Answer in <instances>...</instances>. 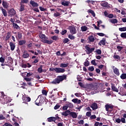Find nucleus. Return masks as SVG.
Masks as SVG:
<instances>
[{
	"label": "nucleus",
	"instance_id": "obj_1",
	"mask_svg": "<svg viewBox=\"0 0 126 126\" xmlns=\"http://www.w3.org/2000/svg\"><path fill=\"white\" fill-rule=\"evenodd\" d=\"M63 80H66V75H59L52 82L53 84H60Z\"/></svg>",
	"mask_w": 126,
	"mask_h": 126
},
{
	"label": "nucleus",
	"instance_id": "obj_2",
	"mask_svg": "<svg viewBox=\"0 0 126 126\" xmlns=\"http://www.w3.org/2000/svg\"><path fill=\"white\" fill-rule=\"evenodd\" d=\"M39 37L41 39H42L41 42L42 43H44V44H48V45H51V44H53V42H54L53 40H49L48 39V37L46 36V35L44 34H41L39 35Z\"/></svg>",
	"mask_w": 126,
	"mask_h": 126
},
{
	"label": "nucleus",
	"instance_id": "obj_3",
	"mask_svg": "<svg viewBox=\"0 0 126 126\" xmlns=\"http://www.w3.org/2000/svg\"><path fill=\"white\" fill-rule=\"evenodd\" d=\"M49 70L50 71H55L56 73H63V72H65V69L61 67H51L49 68Z\"/></svg>",
	"mask_w": 126,
	"mask_h": 126
},
{
	"label": "nucleus",
	"instance_id": "obj_4",
	"mask_svg": "<svg viewBox=\"0 0 126 126\" xmlns=\"http://www.w3.org/2000/svg\"><path fill=\"white\" fill-rule=\"evenodd\" d=\"M43 103H44V96H43V94H40L35 101V104L37 105V106H40Z\"/></svg>",
	"mask_w": 126,
	"mask_h": 126
},
{
	"label": "nucleus",
	"instance_id": "obj_5",
	"mask_svg": "<svg viewBox=\"0 0 126 126\" xmlns=\"http://www.w3.org/2000/svg\"><path fill=\"white\" fill-rule=\"evenodd\" d=\"M85 48L86 50V52H87V54L88 55L91 54L93 52H94V51H95L94 47L90 48V47H89V45H86Z\"/></svg>",
	"mask_w": 126,
	"mask_h": 126
},
{
	"label": "nucleus",
	"instance_id": "obj_6",
	"mask_svg": "<svg viewBox=\"0 0 126 126\" xmlns=\"http://www.w3.org/2000/svg\"><path fill=\"white\" fill-rule=\"evenodd\" d=\"M8 13L10 16H13L16 14V11L14 9L12 8L8 11Z\"/></svg>",
	"mask_w": 126,
	"mask_h": 126
},
{
	"label": "nucleus",
	"instance_id": "obj_7",
	"mask_svg": "<svg viewBox=\"0 0 126 126\" xmlns=\"http://www.w3.org/2000/svg\"><path fill=\"white\" fill-rule=\"evenodd\" d=\"M100 5L101 6H103V7H105V8H110V4L108 3L106 1H102Z\"/></svg>",
	"mask_w": 126,
	"mask_h": 126
},
{
	"label": "nucleus",
	"instance_id": "obj_8",
	"mask_svg": "<svg viewBox=\"0 0 126 126\" xmlns=\"http://www.w3.org/2000/svg\"><path fill=\"white\" fill-rule=\"evenodd\" d=\"M29 57H30V54H29L28 53V52L27 51V50H25L23 52L22 57L24 59H28V58H29Z\"/></svg>",
	"mask_w": 126,
	"mask_h": 126
},
{
	"label": "nucleus",
	"instance_id": "obj_9",
	"mask_svg": "<svg viewBox=\"0 0 126 126\" xmlns=\"http://www.w3.org/2000/svg\"><path fill=\"white\" fill-rule=\"evenodd\" d=\"M69 29L70 30V33H71V34H76V29L75 28V27L70 26L69 27Z\"/></svg>",
	"mask_w": 126,
	"mask_h": 126
},
{
	"label": "nucleus",
	"instance_id": "obj_10",
	"mask_svg": "<svg viewBox=\"0 0 126 126\" xmlns=\"http://www.w3.org/2000/svg\"><path fill=\"white\" fill-rule=\"evenodd\" d=\"M30 3L31 4L32 6H33V7H38V6H39V4L35 2L34 0H31L30 1Z\"/></svg>",
	"mask_w": 126,
	"mask_h": 126
},
{
	"label": "nucleus",
	"instance_id": "obj_11",
	"mask_svg": "<svg viewBox=\"0 0 126 126\" xmlns=\"http://www.w3.org/2000/svg\"><path fill=\"white\" fill-rule=\"evenodd\" d=\"M105 46L106 45V38H103L98 43V46Z\"/></svg>",
	"mask_w": 126,
	"mask_h": 126
},
{
	"label": "nucleus",
	"instance_id": "obj_12",
	"mask_svg": "<svg viewBox=\"0 0 126 126\" xmlns=\"http://www.w3.org/2000/svg\"><path fill=\"white\" fill-rule=\"evenodd\" d=\"M105 110L106 111H109V110H113L114 109V106L109 105V104H106L105 105Z\"/></svg>",
	"mask_w": 126,
	"mask_h": 126
},
{
	"label": "nucleus",
	"instance_id": "obj_13",
	"mask_svg": "<svg viewBox=\"0 0 126 126\" xmlns=\"http://www.w3.org/2000/svg\"><path fill=\"white\" fill-rule=\"evenodd\" d=\"M0 10H1L3 15L5 17H6L7 16V12L6 11V10L4 9L2 7H1L0 8Z\"/></svg>",
	"mask_w": 126,
	"mask_h": 126
},
{
	"label": "nucleus",
	"instance_id": "obj_14",
	"mask_svg": "<svg viewBox=\"0 0 126 126\" xmlns=\"http://www.w3.org/2000/svg\"><path fill=\"white\" fill-rule=\"evenodd\" d=\"M88 40H89V43H93L95 41V38L93 35H91L88 37Z\"/></svg>",
	"mask_w": 126,
	"mask_h": 126
},
{
	"label": "nucleus",
	"instance_id": "obj_15",
	"mask_svg": "<svg viewBox=\"0 0 126 126\" xmlns=\"http://www.w3.org/2000/svg\"><path fill=\"white\" fill-rule=\"evenodd\" d=\"M109 116H114L115 115V110H114V108L112 109H110L107 111Z\"/></svg>",
	"mask_w": 126,
	"mask_h": 126
},
{
	"label": "nucleus",
	"instance_id": "obj_16",
	"mask_svg": "<svg viewBox=\"0 0 126 126\" xmlns=\"http://www.w3.org/2000/svg\"><path fill=\"white\" fill-rule=\"evenodd\" d=\"M70 117H72L73 119H76V118H77V114H76V113L74 112L70 111Z\"/></svg>",
	"mask_w": 126,
	"mask_h": 126
},
{
	"label": "nucleus",
	"instance_id": "obj_17",
	"mask_svg": "<svg viewBox=\"0 0 126 126\" xmlns=\"http://www.w3.org/2000/svg\"><path fill=\"white\" fill-rule=\"evenodd\" d=\"M9 46L10 47L11 51H14V49H15V43L10 42L9 43Z\"/></svg>",
	"mask_w": 126,
	"mask_h": 126
},
{
	"label": "nucleus",
	"instance_id": "obj_18",
	"mask_svg": "<svg viewBox=\"0 0 126 126\" xmlns=\"http://www.w3.org/2000/svg\"><path fill=\"white\" fill-rule=\"evenodd\" d=\"M91 108H92L93 110H97V109H98V105H97V103L94 102L91 105Z\"/></svg>",
	"mask_w": 126,
	"mask_h": 126
},
{
	"label": "nucleus",
	"instance_id": "obj_19",
	"mask_svg": "<svg viewBox=\"0 0 126 126\" xmlns=\"http://www.w3.org/2000/svg\"><path fill=\"white\" fill-rule=\"evenodd\" d=\"M70 111L69 110H66L65 112L62 113V115L65 117H67L68 115H70Z\"/></svg>",
	"mask_w": 126,
	"mask_h": 126
},
{
	"label": "nucleus",
	"instance_id": "obj_20",
	"mask_svg": "<svg viewBox=\"0 0 126 126\" xmlns=\"http://www.w3.org/2000/svg\"><path fill=\"white\" fill-rule=\"evenodd\" d=\"M11 37V32H7V35L5 37V40L6 41H7L8 40H9L10 39V37Z\"/></svg>",
	"mask_w": 126,
	"mask_h": 126
},
{
	"label": "nucleus",
	"instance_id": "obj_21",
	"mask_svg": "<svg viewBox=\"0 0 126 126\" xmlns=\"http://www.w3.org/2000/svg\"><path fill=\"white\" fill-rule=\"evenodd\" d=\"M12 25L14 29H16V30H20V27H19L17 24L13 23Z\"/></svg>",
	"mask_w": 126,
	"mask_h": 126
},
{
	"label": "nucleus",
	"instance_id": "obj_22",
	"mask_svg": "<svg viewBox=\"0 0 126 126\" xmlns=\"http://www.w3.org/2000/svg\"><path fill=\"white\" fill-rule=\"evenodd\" d=\"M113 72L115 73V74L117 75V76H119V75H120V71L119 70V69H118V68L117 67H115L113 69Z\"/></svg>",
	"mask_w": 126,
	"mask_h": 126
},
{
	"label": "nucleus",
	"instance_id": "obj_23",
	"mask_svg": "<svg viewBox=\"0 0 126 126\" xmlns=\"http://www.w3.org/2000/svg\"><path fill=\"white\" fill-rule=\"evenodd\" d=\"M68 64H69L68 63H62L60 64V67H61V68H64L65 67H67V66H68Z\"/></svg>",
	"mask_w": 126,
	"mask_h": 126
},
{
	"label": "nucleus",
	"instance_id": "obj_24",
	"mask_svg": "<svg viewBox=\"0 0 126 126\" xmlns=\"http://www.w3.org/2000/svg\"><path fill=\"white\" fill-rule=\"evenodd\" d=\"M62 5H63V6H68L69 4V2L67 1H63L61 2Z\"/></svg>",
	"mask_w": 126,
	"mask_h": 126
},
{
	"label": "nucleus",
	"instance_id": "obj_25",
	"mask_svg": "<svg viewBox=\"0 0 126 126\" xmlns=\"http://www.w3.org/2000/svg\"><path fill=\"white\" fill-rule=\"evenodd\" d=\"M2 4L3 7H4V8H8V3H7V2L2 1Z\"/></svg>",
	"mask_w": 126,
	"mask_h": 126
},
{
	"label": "nucleus",
	"instance_id": "obj_26",
	"mask_svg": "<svg viewBox=\"0 0 126 126\" xmlns=\"http://www.w3.org/2000/svg\"><path fill=\"white\" fill-rule=\"evenodd\" d=\"M25 44H26V40H25L19 41L18 45L19 46H23V45H24Z\"/></svg>",
	"mask_w": 126,
	"mask_h": 126
},
{
	"label": "nucleus",
	"instance_id": "obj_27",
	"mask_svg": "<svg viewBox=\"0 0 126 126\" xmlns=\"http://www.w3.org/2000/svg\"><path fill=\"white\" fill-rule=\"evenodd\" d=\"M81 30L82 32H86V31H87V30H88V28L85 26H82L81 27Z\"/></svg>",
	"mask_w": 126,
	"mask_h": 126
},
{
	"label": "nucleus",
	"instance_id": "obj_28",
	"mask_svg": "<svg viewBox=\"0 0 126 126\" xmlns=\"http://www.w3.org/2000/svg\"><path fill=\"white\" fill-rule=\"evenodd\" d=\"M20 9H19V11L21 12V11H24V7H25V5H24V4H20Z\"/></svg>",
	"mask_w": 126,
	"mask_h": 126
},
{
	"label": "nucleus",
	"instance_id": "obj_29",
	"mask_svg": "<svg viewBox=\"0 0 126 126\" xmlns=\"http://www.w3.org/2000/svg\"><path fill=\"white\" fill-rule=\"evenodd\" d=\"M111 89L113 91H114L115 92H119V90H118V88L115 87L114 85L113 84H112L111 86Z\"/></svg>",
	"mask_w": 126,
	"mask_h": 126
},
{
	"label": "nucleus",
	"instance_id": "obj_30",
	"mask_svg": "<svg viewBox=\"0 0 126 126\" xmlns=\"http://www.w3.org/2000/svg\"><path fill=\"white\" fill-rule=\"evenodd\" d=\"M110 22L113 24H116V23H118V20L117 19H110Z\"/></svg>",
	"mask_w": 126,
	"mask_h": 126
},
{
	"label": "nucleus",
	"instance_id": "obj_31",
	"mask_svg": "<svg viewBox=\"0 0 126 126\" xmlns=\"http://www.w3.org/2000/svg\"><path fill=\"white\" fill-rule=\"evenodd\" d=\"M113 58L115 60H121V57L119 55H117V53H115L113 56Z\"/></svg>",
	"mask_w": 126,
	"mask_h": 126
},
{
	"label": "nucleus",
	"instance_id": "obj_32",
	"mask_svg": "<svg viewBox=\"0 0 126 126\" xmlns=\"http://www.w3.org/2000/svg\"><path fill=\"white\" fill-rule=\"evenodd\" d=\"M47 121L49 123H51L52 122H55V117H49V118H47Z\"/></svg>",
	"mask_w": 126,
	"mask_h": 126
},
{
	"label": "nucleus",
	"instance_id": "obj_33",
	"mask_svg": "<svg viewBox=\"0 0 126 126\" xmlns=\"http://www.w3.org/2000/svg\"><path fill=\"white\" fill-rule=\"evenodd\" d=\"M43 65H41L39 68L37 69V71L39 73H42L43 72Z\"/></svg>",
	"mask_w": 126,
	"mask_h": 126
},
{
	"label": "nucleus",
	"instance_id": "obj_34",
	"mask_svg": "<svg viewBox=\"0 0 126 126\" xmlns=\"http://www.w3.org/2000/svg\"><path fill=\"white\" fill-rule=\"evenodd\" d=\"M88 11L89 13H91L94 17H95V16H96V14H95V12H94V11L91 9H89Z\"/></svg>",
	"mask_w": 126,
	"mask_h": 126
},
{
	"label": "nucleus",
	"instance_id": "obj_35",
	"mask_svg": "<svg viewBox=\"0 0 126 126\" xmlns=\"http://www.w3.org/2000/svg\"><path fill=\"white\" fill-rule=\"evenodd\" d=\"M8 62L9 63H11L12 64L13 63V59H12V58L11 57H8Z\"/></svg>",
	"mask_w": 126,
	"mask_h": 126
},
{
	"label": "nucleus",
	"instance_id": "obj_36",
	"mask_svg": "<svg viewBox=\"0 0 126 126\" xmlns=\"http://www.w3.org/2000/svg\"><path fill=\"white\" fill-rule=\"evenodd\" d=\"M121 38H123V39H126V32H122L120 35Z\"/></svg>",
	"mask_w": 126,
	"mask_h": 126
},
{
	"label": "nucleus",
	"instance_id": "obj_37",
	"mask_svg": "<svg viewBox=\"0 0 126 126\" xmlns=\"http://www.w3.org/2000/svg\"><path fill=\"white\" fill-rule=\"evenodd\" d=\"M29 2V0H21V4H24L23 3H28Z\"/></svg>",
	"mask_w": 126,
	"mask_h": 126
},
{
	"label": "nucleus",
	"instance_id": "obj_38",
	"mask_svg": "<svg viewBox=\"0 0 126 126\" xmlns=\"http://www.w3.org/2000/svg\"><path fill=\"white\" fill-rule=\"evenodd\" d=\"M121 79H126V73H122L120 76Z\"/></svg>",
	"mask_w": 126,
	"mask_h": 126
},
{
	"label": "nucleus",
	"instance_id": "obj_39",
	"mask_svg": "<svg viewBox=\"0 0 126 126\" xmlns=\"http://www.w3.org/2000/svg\"><path fill=\"white\" fill-rule=\"evenodd\" d=\"M68 37L69 39H70V40H74V39H75V37L72 34H69Z\"/></svg>",
	"mask_w": 126,
	"mask_h": 126
},
{
	"label": "nucleus",
	"instance_id": "obj_40",
	"mask_svg": "<svg viewBox=\"0 0 126 126\" xmlns=\"http://www.w3.org/2000/svg\"><path fill=\"white\" fill-rule=\"evenodd\" d=\"M51 39L53 40L54 41H58V39H59V37L56 35H54L51 37Z\"/></svg>",
	"mask_w": 126,
	"mask_h": 126
},
{
	"label": "nucleus",
	"instance_id": "obj_41",
	"mask_svg": "<svg viewBox=\"0 0 126 126\" xmlns=\"http://www.w3.org/2000/svg\"><path fill=\"white\" fill-rule=\"evenodd\" d=\"M119 31H121V32H124L126 31V27L119 28Z\"/></svg>",
	"mask_w": 126,
	"mask_h": 126
},
{
	"label": "nucleus",
	"instance_id": "obj_42",
	"mask_svg": "<svg viewBox=\"0 0 126 126\" xmlns=\"http://www.w3.org/2000/svg\"><path fill=\"white\" fill-rule=\"evenodd\" d=\"M42 95H45V96H47V95H48V92H47V91L45 90H42Z\"/></svg>",
	"mask_w": 126,
	"mask_h": 126
},
{
	"label": "nucleus",
	"instance_id": "obj_43",
	"mask_svg": "<svg viewBox=\"0 0 126 126\" xmlns=\"http://www.w3.org/2000/svg\"><path fill=\"white\" fill-rule=\"evenodd\" d=\"M27 73V77H30V76H32L33 75V73L30 72L29 73L25 72Z\"/></svg>",
	"mask_w": 126,
	"mask_h": 126
},
{
	"label": "nucleus",
	"instance_id": "obj_44",
	"mask_svg": "<svg viewBox=\"0 0 126 126\" xmlns=\"http://www.w3.org/2000/svg\"><path fill=\"white\" fill-rule=\"evenodd\" d=\"M90 64V63L88 60H87L86 62L84 63V65L85 66H89V65Z\"/></svg>",
	"mask_w": 126,
	"mask_h": 126
},
{
	"label": "nucleus",
	"instance_id": "obj_45",
	"mask_svg": "<svg viewBox=\"0 0 126 126\" xmlns=\"http://www.w3.org/2000/svg\"><path fill=\"white\" fill-rule=\"evenodd\" d=\"M117 49H118V52H121V51L124 49V47L118 46H117Z\"/></svg>",
	"mask_w": 126,
	"mask_h": 126
},
{
	"label": "nucleus",
	"instance_id": "obj_46",
	"mask_svg": "<svg viewBox=\"0 0 126 126\" xmlns=\"http://www.w3.org/2000/svg\"><path fill=\"white\" fill-rule=\"evenodd\" d=\"M61 15V14L60 12H56L54 14V16L55 17H58V16H60Z\"/></svg>",
	"mask_w": 126,
	"mask_h": 126
},
{
	"label": "nucleus",
	"instance_id": "obj_47",
	"mask_svg": "<svg viewBox=\"0 0 126 126\" xmlns=\"http://www.w3.org/2000/svg\"><path fill=\"white\" fill-rule=\"evenodd\" d=\"M25 101L26 102H30L31 101V98L30 97H26L25 98Z\"/></svg>",
	"mask_w": 126,
	"mask_h": 126
},
{
	"label": "nucleus",
	"instance_id": "obj_48",
	"mask_svg": "<svg viewBox=\"0 0 126 126\" xmlns=\"http://www.w3.org/2000/svg\"><path fill=\"white\" fill-rule=\"evenodd\" d=\"M67 32V31L66 30H62V32H61V34L62 35H64V34H66Z\"/></svg>",
	"mask_w": 126,
	"mask_h": 126
},
{
	"label": "nucleus",
	"instance_id": "obj_49",
	"mask_svg": "<svg viewBox=\"0 0 126 126\" xmlns=\"http://www.w3.org/2000/svg\"><path fill=\"white\" fill-rule=\"evenodd\" d=\"M91 63L93 64V65H97V63H96V60H94L91 61Z\"/></svg>",
	"mask_w": 126,
	"mask_h": 126
},
{
	"label": "nucleus",
	"instance_id": "obj_50",
	"mask_svg": "<svg viewBox=\"0 0 126 126\" xmlns=\"http://www.w3.org/2000/svg\"><path fill=\"white\" fill-rule=\"evenodd\" d=\"M69 42V39H68V38H65L63 41V43H64V44H66V43H68Z\"/></svg>",
	"mask_w": 126,
	"mask_h": 126
},
{
	"label": "nucleus",
	"instance_id": "obj_51",
	"mask_svg": "<svg viewBox=\"0 0 126 126\" xmlns=\"http://www.w3.org/2000/svg\"><path fill=\"white\" fill-rule=\"evenodd\" d=\"M88 70H89L90 71H94V66H92L91 67H89L88 68Z\"/></svg>",
	"mask_w": 126,
	"mask_h": 126
},
{
	"label": "nucleus",
	"instance_id": "obj_52",
	"mask_svg": "<svg viewBox=\"0 0 126 126\" xmlns=\"http://www.w3.org/2000/svg\"><path fill=\"white\" fill-rule=\"evenodd\" d=\"M18 38L21 39L22 38V33L21 32H18Z\"/></svg>",
	"mask_w": 126,
	"mask_h": 126
},
{
	"label": "nucleus",
	"instance_id": "obj_53",
	"mask_svg": "<svg viewBox=\"0 0 126 126\" xmlns=\"http://www.w3.org/2000/svg\"><path fill=\"white\" fill-rule=\"evenodd\" d=\"M39 9L41 11H46V10H47V8H44L42 6L39 7Z\"/></svg>",
	"mask_w": 126,
	"mask_h": 126
},
{
	"label": "nucleus",
	"instance_id": "obj_54",
	"mask_svg": "<svg viewBox=\"0 0 126 126\" xmlns=\"http://www.w3.org/2000/svg\"><path fill=\"white\" fill-rule=\"evenodd\" d=\"M97 35L100 36V37H104V36H105V34L102 32H98L97 33Z\"/></svg>",
	"mask_w": 126,
	"mask_h": 126
},
{
	"label": "nucleus",
	"instance_id": "obj_55",
	"mask_svg": "<svg viewBox=\"0 0 126 126\" xmlns=\"http://www.w3.org/2000/svg\"><path fill=\"white\" fill-rule=\"evenodd\" d=\"M78 124L79 125H84V120H80L78 122Z\"/></svg>",
	"mask_w": 126,
	"mask_h": 126
},
{
	"label": "nucleus",
	"instance_id": "obj_56",
	"mask_svg": "<svg viewBox=\"0 0 126 126\" xmlns=\"http://www.w3.org/2000/svg\"><path fill=\"white\" fill-rule=\"evenodd\" d=\"M25 80H26V81L28 82H30L31 81V80H32V78H29L28 77H26L24 78Z\"/></svg>",
	"mask_w": 126,
	"mask_h": 126
},
{
	"label": "nucleus",
	"instance_id": "obj_57",
	"mask_svg": "<svg viewBox=\"0 0 126 126\" xmlns=\"http://www.w3.org/2000/svg\"><path fill=\"white\" fill-rule=\"evenodd\" d=\"M96 53L98 54V55H101V54H102V51H101V50L100 49H97L96 51Z\"/></svg>",
	"mask_w": 126,
	"mask_h": 126
},
{
	"label": "nucleus",
	"instance_id": "obj_58",
	"mask_svg": "<svg viewBox=\"0 0 126 126\" xmlns=\"http://www.w3.org/2000/svg\"><path fill=\"white\" fill-rule=\"evenodd\" d=\"M0 63H4V58H2V57L0 58Z\"/></svg>",
	"mask_w": 126,
	"mask_h": 126
},
{
	"label": "nucleus",
	"instance_id": "obj_59",
	"mask_svg": "<svg viewBox=\"0 0 126 126\" xmlns=\"http://www.w3.org/2000/svg\"><path fill=\"white\" fill-rule=\"evenodd\" d=\"M60 107H61V105L59 104H57L55 107H54V110H58V109L60 108Z\"/></svg>",
	"mask_w": 126,
	"mask_h": 126
},
{
	"label": "nucleus",
	"instance_id": "obj_60",
	"mask_svg": "<svg viewBox=\"0 0 126 126\" xmlns=\"http://www.w3.org/2000/svg\"><path fill=\"white\" fill-rule=\"evenodd\" d=\"M93 27H94V29H96V30H100V28L98 27H96V25H95L94 24H93Z\"/></svg>",
	"mask_w": 126,
	"mask_h": 126
},
{
	"label": "nucleus",
	"instance_id": "obj_61",
	"mask_svg": "<svg viewBox=\"0 0 126 126\" xmlns=\"http://www.w3.org/2000/svg\"><path fill=\"white\" fill-rule=\"evenodd\" d=\"M5 120V117H3L2 114L0 115V121Z\"/></svg>",
	"mask_w": 126,
	"mask_h": 126
},
{
	"label": "nucleus",
	"instance_id": "obj_62",
	"mask_svg": "<svg viewBox=\"0 0 126 126\" xmlns=\"http://www.w3.org/2000/svg\"><path fill=\"white\" fill-rule=\"evenodd\" d=\"M121 122H122L123 124H126V119H125V118H121Z\"/></svg>",
	"mask_w": 126,
	"mask_h": 126
},
{
	"label": "nucleus",
	"instance_id": "obj_63",
	"mask_svg": "<svg viewBox=\"0 0 126 126\" xmlns=\"http://www.w3.org/2000/svg\"><path fill=\"white\" fill-rule=\"evenodd\" d=\"M87 117H90L91 116V112H87L86 114Z\"/></svg>",
	"mask_w": 126,
	"mask_h": 126
},
{
	"label": "nucleus",
	"instance_id": "obj_64",
	"mask_svg": "<svg viewBox=\"0 0 126 126\" xmlns=\"http://www.w3.org/2000/svg\"><path fill=\"white\" fill-rule=\"evenodd\" d=\"M107 17H108V18H113V17H114V14H110L108 15Z\"/></svg>",
	"mask_w": 126,
	"mask_h": 126
}]
</instances>
